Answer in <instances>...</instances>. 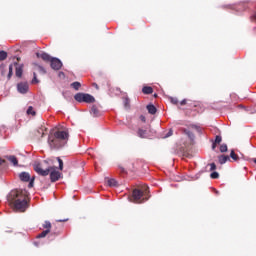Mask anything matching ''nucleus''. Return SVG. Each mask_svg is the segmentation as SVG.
<instances>
[{
  "label": "nucleus",
  "mask_w": 256,
  "mask_h": 256,
  "mask_svg": "<svg viewBox=\"0 0 256 256\" xmlns=\"http://www.w3.org/2000/svg\"><path fill=\"white\" fill-rule=\"evenodd\" d=\"M32 83H39V80L37 79V73H33V79H32Z\"/></svg>",
  "instance_id": "nucleus-32"
},
{
  "label": "nucleus",
  "mask_w": 256,
  "mask_h": 256,
  "mask_svg": "<svg viewBox=\"0 0 256 256\" xmlns=\"http://www.w3.org/2000/svg\"><path fill=\"white\" fill-rule=\"evenodd\" d=\"M8 203L12 205L15 211L25 213L29 209V201H27V194L23 190H12L8 196Z\"/></svg>",
  "instance_id": "nucleus-1"
},
{
  "label": "nucleus",
  "mask_w": 256,
  "mask_h": 256,
  "mask_svg": "<svg viewBox=\"0 0 256 256\" xmlns=\"http://www.w3.org/2000/svg\"><path fill=\"white\" fill-rule=\"evenodd\" d=\"M221 141H223V138L220 135H217L215 137L214 143H216L217 145H219V143H221Z\"/></svg>",
  "instance_id": "nucleus-27"
},
{
  "label": "nucleus",
  "mask_w": 256,
  "mask_h": 256,
  "mask_svg": "<svg viewBox=\"0 0 256 256\" xmlns=\"http://www.w3.org/2000/svg\"><path fill=\"white\" fill-rule=\"evenodd\" d=\"M7 59V52L4 50L0 51V61H5Z\"/></svg>",
  "instance_id": "nucleus-23"
},
{
  "label": "nucleus",
  "mask_w": 256,
  "mask_h": 256,
  "mask_svg": "<svg viewBox=\"0 0 256 256\" xmlns=\"http://www.w3.org/2000/svg\"><path fill=\"white\" fill-rule=\"evenodd\" d=\"M172 102H173L174 104H177V99L172 100Z\"/></svg>",
  "instance_id": "nucleus-43"
},
{
  "label": "nucleus",
  "mask_w": 256,
  "mask_h": 256,
  "mask_svg": "<svg viewBox=\"0 0 256 256\" xmlns=\"http://www.w3.org/2000/svg\"><path fill=\"white\" fill-rule=\"evenodd\" d=\"M129 103H130L129 98H128V97H125V98H124V107H125L126 109H129Z\"/></svg>",
  "instance_id": "nucleus-30"
},
{
  "label": "nucleus",
  "mask_w": 256,
  "mask_h": 256,
  "mask_svg": "<svg viewBox=\"0 0 256 256\" xmlns=\"http://www.w3.org/2000/svg\"><path fill=\"white\" fill-rule=\"evenodd\" d=\"M17 91L22 95H25L29 91V84L27 82H20L17 84Z\"/></svg>",
  "instance_id": "nucleus-8"
},
{
  "label": "nucleus",
  "mask_w": 256,
  "mask_h": 256,
  "mask_svg": "<svg viewBox=\"0 0 256 256\" xmlns=\"http://www.w3.org/2000/svg\"><path fill=\"white\" fill-rule=\"evenodd\" d=\"M192 134H189V137H191Z\"/></svg>",
  "instance_id": "nucleus-47"
},
{
  "label": "nucleus",
  "mask_w": 256,
  "mask_h": 256,
  "mask_svg": "<svg viewBox=\"0 0 256 256\" xmlns=\"http://www.w3.org/2000/svg\"><path fill=\"white\" fill-rule=\"evenodd\" d=\"M26 113H27V115H32L33 117H35V115H37L33 106H29Z\"/></svg>",
  "instance_id": "nucleus-21"
},
{
  "label": "nucleus",
  "mask_w": 256,
  "mask_h": 256,
  "mask_svg": "<svg viewBox=\"0 0 256 256\" xmlns=\"http://www.w3.org/2000/svg\"><path fill=\"white\" fill-rule=\"evenodd\" d=\"M36 57L42 59L43 61H49L50 67L54 69V71H59L61 67H63V62L59 58L51 57L48 53L38 52L36 53Z\"/></svg>",
  "instance_id": "nucleus-3"
},
{
  "label": "nucleus",
  "mask_w": 256,
  "mask_h": 256,
  "mask_svg": "<svg viewBox=\"0 0 256 256\" xmlns=\"http://www.w3.org/2000/svg\"><path fill=\"white\" fill-rule=\"evenodd\" d=\"M74 99L78 103H95V97L91 94L77 93L75 94Z\"/></svg>",
  "instance_id": "nucleus-5"
},
{
  "label": "nucleus",
  "mask_w": 256,
  "mask_h": 256,
  "mask_svg": "<svg viewBox=\"0 0 256 256\" xmlns=\"http://www.w3.org/2000/svg\"><path fill=\"white\" fill-rule=\"evenodd\" d=\"M90 113L94 116V117H99V109H97V106H92Z\"/></svg>",
  "instance_id": "nucleus-19"
},
{
  "label": "nucleus",
  "mask_w": 256,
  "mask_h": 256,
  "mask_svg": "<svg viewBox=\"0 0 256 256\" xmlns=\"http://www.w3.org/2000/svg\"><path fill=\"white\" fill-rule=\"evenodd\" d=\"M187 104V100L186 99H184V100H182L181 102H180V105H186Z\"/></svg>",
  "instance_id": "nucleus-37"
},
{
  "label": "nucleus",
  "mask_w": 256,
  "mask_h": 256,
  "mask_svg": "<svg viewBox=\"0 0 256 256\" xmlns=\"http://www.w3.org/2000/svg\"><path fill=\"white\" fill-rule=\"evenodd\" d=\"M218 161L220 165H225V163L229 161V156L221 155L218 157Z\"/></svg>",
  "instance_id": "nucleus-15"
},
{
  "label": "nucleus",
  "mask_w": 256,
  "mask_h": 256,
  "mask_svg": "<svg viewBox=\"0 0 256 256\" xmlns=\"http://www.w3.org/2000/svg\"><path fill=\"white\" fill-rule=\"evenodd\" d=\"M220 152L221 153H227V144H222L220 146Z\"/></svg>",
  "instance_id": "nucleus-28"
},
{
  "label": "nucleus",
  "mask_w": 256,
  "mask_h": 256,
  "mask_svg": "<svg viewBox=\"0 0 256 256\" xmlns=\"http://www.w3.org/2000/svg\"><path fill=\"white\" fill-rule=\"evenodd\" d=\"M147 193H149V187H144L143 190L141 189H134L132 193V197L135 201V203H145V201L149 200V196H147Z\"/></svg>",
  "instance_id": "nucleus-4"
},
{
  "label": "nucleus",
  "mask_w": 256,
  "mask_h": 256,
  "mask_svg": "<svg viewBox=\"0 0 256 256\" xmlns=\"http://www.w3.org/2000/svg\"><path fill=\"white\" fill-rule=\"evenodd\" d=\"M173 135V129H170L166 134H165V138L167 139V137H171Z\"/></svg>",
  "instance_id": "nucleus-33"
},
{
  "label": "nucleus",
  "mask_w": 256,
  "mask_h": 256,
  "mask_svg": "<svg viewBox=\"0 0 256 256\" xmlns=\"http://www.w3.org/2000/svg\"><path fill=\"white\" fill-rule=\"evenodd\" d=\"M35 247H39V242H34Z\"/></svg>",
  "instance_id": "nucleus-40"
},
{
  "label": "nucleus",
  "mask_w": 256,
  "mask_h": 256,
  "mask_svg": "<svg viewBox=\"0 0 256 256\" xmlns=\"http://www.w3.org/2000/svg\"><path fill=\"white\" fill-rule=\"evenodd\" d=\"M137 135L140 139H147V130H143V128H139L137 131Z\"/></svg>",
  "instance_id": "nucleus-13"
},
{
  "label": "nucleus",
  "mask_w": 256,
  "mask_h": 256,
  "mask_svg": "<svg viewBox=\"0 0 256 256\" xmlns=\"http://www.w3.org/2000/svg\"><path fill=\"white\" fill-rule=\"evenodd\" d=\"M57 161H58V163H59V169H60V171H63V160L58 157V158H57Z\"/></svg>",
  "instance_id": "nucleus-31"
},
{
  "label": "nucleus",
  "mask_w": 256,
  "mask_h": 256,
  "mask_svg": "<svg viewBox=\"0 0 256 256\" xmlns=\"http://www.w3.org/2000/svg\"><path fill=\"white\" fill-rule=\"evenodd\" d=\"M5 161H3V159L0 158V165H3Z\"/></svg>",
  "instance_id": "nucleus-41"
},
{
  "label": "nucleus",
  "mask_w": 256,
  "mask_h": 256,
  "mask_svg": "<svg viewBox=\"0 0 256 256\" xmlns=\"http://www.w3.org/2000/svg\"><path fill=\"white\" fill-rule=\"evenodd\" d=\"M11 77H13V64L9 65L8 79H11Z\"/></svg>",
  "instance_id": "nucleus-25"
},
{
  "label": "nucleus",
  "mask_w": 256,
  "mask_h": 256,
  "mask_svg": "<svg viewBox=\"0 0 256 256\" xmlns=\"http://www.w3.org/2000/svg\"><path fill=\"white\" fill-rule=\"evenodd\" d=\"M67 141H69V130H58L48 136V145L51 149H61L67 145Z\"/></svg>",
  "instance_id": "nucleus-2"
},
{
  "label": "nucleus",
  "mask_w": 256,
  "mask_h": 256,
  "mask_svg": "<svg viewBox=\"0 0 256 256\" xmlns=\"http://www.w3.org/2000/svg\"><path fill=\"white\" fill-rule=\"evenodd\" d=\"M20 181H23V183H29L28 188L31 189L35 185V177H31V174L28 172H21L19 174Z\"/></svg>",
  "instance_id": "nucleus-6"
},
{
  "label": "nucleus",
  "mask_w": 256,
  "mask_h": 256,
  "mask_svg": "<svg viewBox=\"0 0 256 256\" xmlns=\"http://www.w3.org/2000/svg\"><path fill=\"white\" fill-rule=\"evenodd\" d=\"M36 71H38V73H41V75H45L47 73V70H45V68L41 65H36Z\"/></svg>",
  "instance_id": "nucleus-20"
},
{
  "label": "nucleus",
  "mask_w": 256,
  "mask_h": 256,
  "mask_svg": "<svg viewBox=\"0 0 256 256\" xmlns=\"http://www.w3.org/2000/svg\"><path fill=\"white\" fill-rule=\"evenodd\" d=\"M71 87H73V89H75V91H79V88L81 87V83L80 82H73L71 84Z\"/></svg>",
  "instance_id": "nucleus-24"
},
{
  "label": "nucleus",
  "mask_w": 256,
  "mask_h": 256,
  "mask_svg": "<svg viewBox=\"0 0 256 256\" xmlns=\"http://www.w3.org/2000/svg\"><path fill=\"white\" fill-rule=\"evenodd\" d=\"M49 233H51V230L46 229V230L42 231L40 234H38L37 238L43 239V237H47V235H49Z\"/></svg>",
  "instance_id": "nucleus-18"
},
{
  "label": "nucleus",
  "mask_w": 256,
  "mask_h": 256,
  "mask_svg": "<svg viewBox=\"0 0 256 256\" xmlns=\"http://www.w3.org/2000/svg\"><path fill=\"white\" fill-rule=\"evenodd\" d=\"M154 97H157V94H154Z\"/></svg>",
  "instance_id": "nucleus-46"
},
{
  "label": "nucleus",
  "mask_w": 256,
  "mask_h": 256,
  "mask_svg": "<svg viewBox=\"0 0 256 256\" xmlns=\"http://www.w3.org/2000/svg\"><path fill=\"white\" fill-rule=\"evenodd\" d=\"M230 157L233 159V161H239V156L235 153L234 150L230 152Z\"/></svg>",
  "instance_id": "nucleus-22"
},
{
  "label": "nucleus",
  "mask_w": 256,
  "mask_h": 256,
  "mask_svg": "<svg viewBox=\"0 0 256 256\" xmlns=\"http://www.w3.org/2000/svg\"><path fill=\"white\" fill-rule=\"evenodd\" d=\"M140 121H142L143 123H145V121H146L145 116L141 115V116H140Z\"/></svg>",
  "instance_id": "nucleus-35"
},
{
  "label": "nucleus",
  "mask_w": 256,
  "mask_h": 256,
  "mask_svg": "<svg viewBox=\"0 0 256 256\" xmlns=\"http://www.w3.org/2000/svg\"><path fill=\"white\" fill-rule=\"evenodd\" d=\"M44 229H49L51 231V222L50 221H45L43 224Z\"/></svg>",
  "instance_id": "nucleus-26"
},
{
  "label": "nucleus",
  "mask_w": 256,
  "mask_h": 256,
  "mask_svg": "<svg viewBox=\"0 0 256 256\" xmlns=\"http://www.w3.org/2000/svg\"><path fill=\"white\" fill-rule=\"evenodd\" d=\"M107 183L109 187H117L119 185V182L113 178L109 179Z\"/></svg>",
  "instance_id": "nucleus-17"
},
{
  "label": "nucleus",
  "mask_w": 256,
  "mask_h": 256,
  "mask_svg": "<svg viewBox=\"0 0 256 256\" xmlns=\"http://www.w3.org/2000/svg\"><path fill=\"white\" fill-rule=\"evenodd\" d=\"M51 169L52 168H47L44 170L41 168V164L39 163L34 164V171H36V173H38V175H41L42 177H47V175L51 173Z\"/></svg>",
  "instance_id": "nucleus-7"
},
{
  "label": "nucleus",
  "mask_w": 256,
  "mask_h": 256,
  "mask_svg": "<svg viewBox=\"0 0 256 256\" xmlns=\"http://www.w3.org/2000/svg\"><path fill=\"white\" fill-rule=\"evenodd\" d=\"M94 87H95L96 89H99V85H97V84H94Z\"/></svg>",
  "instance_id": "nucleus-42"
},
{
  "label": "nucleus",
  "mask_w": 256,
  "mask_h": 256,
  "mask_svg": "<svg viewBox=\"0 0 256 256\" xmlns=\"http://www.w3.org/2000/svg\"><path fill=\"white\" fill-rule=\"evenodd\" d=\"M38 133H42V137H44L45 133L43 132V129L38 130Z\"/></svg>",
  "instance_id": "nucleus-38"
},
{
  "label": "nucleus",
  "mask_w": 256,
  "mask_h": 256,
  "mask_svg": "<svg viewBox=\"0 0 256 256\" xmlns=\"http://www.w3.org/2000/svg\"><path fill=\"white\" fill-rule=\"evenodd\" d=\"M60 75H64L63 72H60Z\"/></svg>",
  "instance_id": "nucleus-45"
},
{
  "label": "nucleus",
  "mask_w": 256,
  "mask_h": 256,
  "mask_svg": "<svg viewBox=\"0 0 256 256\" xmlns=\"http://www.w3.org/2000/svg\"><path fill=\"white\" fill-rule=\"evenodd\" d=\"M236 13H241V11H245L247 9V3L245 2H240L236 5L230 6Z\"/></svg>",
  "instance_id": "nucleus-9"
},
{
  "label": "nucleus",
  "mask_w": 256,
  "mask_h": 256,
  "mask_svg": "<svg viewBox=\"0 0 256 256\" xmlns=\"http://www.w3.org/2000/svg\"><path fill=\"white\" fill-rule=\"evenodd\" d=\"M211 179H219V173L218 172H212L210 174Z\"/></svg>",
  "instance_id": "nucleus-29"
},
{
  "label": "nucleus",
  "mask_w": 256,
  "mask_h": 256,
  "mask_svg": "<svg viewBox=\"0 0 256 256\" xmlns=\"http://www.w3.org/2000/svg\"><path fill=\"white\" fill-rule=\"evenodd\" d=\"M142 93H144V95H151L153 93V87H151V86H144L142 88Z\"/></svg>",
  "instance_id": "nucleus-14"
},
{
  "label": "nucleus",
  "mask_w": 256,
  "mask_h": 256,
  "mask_svg": "<svg viewBox=\"0 0 256 256\" xmlns=\"http://www.w3.org/2000/svg\"><path fill=\"white\" fill-rule=\"evenodd\" d=\"M217 169V165L215 163L210 164V171H215Z\"/></svg>",
  "instance_id": "nucleus-34"
},
{
  "label": "nucleus",
  "mask_w": 256,
  "mask_h": 256,
  "mask_svg": "<svg viewBox=\"0 0 256 256\" xmlns=\"http://www.w3.org/2000/svg\"><path fill=\"white\" fill-rule=\"evenodd\" d=\"M146 108L150 115H155V113H157V107H155L153 104H148Z\"/></svg>",
  "instance_id": "nucleus-12"
},
{
  "label": "nucleus",
  "mask_w": 256,
  "mask_h": 256,
  "mask_svg": "<svg viewBox=\"0 0 256 256\" xmlns=\"http://www.w3.org/2000/svg\"><path fill=\"white\" fill-rule=\"evenodd\" d=\"M214 191H215L216 195H219V191H217V190H214Z\"/></svg>",
  "instance_id": "nucleus-44"
},
{
  "label": "nucleus",
  "mask_w": 256,
  "mask_h": 256,
  "mask_svg": "<svg viewBox=\"0 0 256 256\" xmlns=\"http://www.w3.org/2000/svg\"><path fill=\"white\" fill-rule=\"evenodd\" d=\"M216 147H217V143L213 142L212 143V150L215 151Z\"/></svg>",
  "instance_id": "nucleus-36"
},
{
  "label": "nucleus",
  "mask_w": 256,
  "mask_h": 256,
  "mask_svg": "<svg viewBox=\"0 0 256 256\" xmlns=\"http://www.w3.org/2000/svg\"><path fill=\"white\" fill-rule=\"evenodd\" d=\"M50 171V180L52 183H55L61 179V172L53 170V168Z\"/></svg>",
  "instance_id": "nucleus-10"
},
{
  "label": "nucleus",
  "mask_w": 256,
  "mask_h": 256,
  "mask_svg": "<svg viewBox=\"0 0 256 256\" xmlns=\"http://www.w3.org/2000/svg\"><path fill=\"white\" fill-rule=\"evenodd\" d=\"M65 221H68V219L58 220V223H65Z\"/></svg>",
  "instance_id": "nucleus-39"
},
{
  "label": "nucleus",
  "mask_w": 256,
  "mask_h": 256,
  "mask_svg": "<svg viewBox=\"0 0 256 256\" xmlns=\"http://www.w3.org/2000/svg\"><path fill=\"white\" fill-rule=\"evenodd\" d=\"M8 161H10V163H12L15 167H17V165H19V161L17 160V157H15V156H9Z\"/></svg>",
  "instance_id": "nucleus-16"
},
{
  "label": "nucleus",
  "mask_w": 256,
  "mask_h": 256,
  "mask_svg": "<svg viewBox=\"0 0 256 256\" xmlns=\"http://www.w3.org/2000/svg\"><path fill=\"white\" fill-rule=\"evenodd\" d=\"M15 67H16V77H23V65H19L17 63H14Z\"/></svg>",
  "instance_id": "nucleus-11"
}]
</instances>
